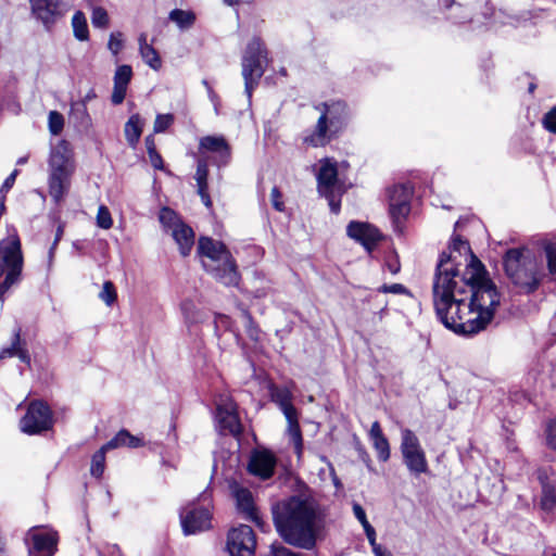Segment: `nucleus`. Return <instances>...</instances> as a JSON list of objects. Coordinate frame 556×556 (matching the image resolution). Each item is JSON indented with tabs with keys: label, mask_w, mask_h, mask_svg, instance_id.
<instances>
[{
	"label": "nucleus",
	"mask_w": 556,
	"mask_h": 556,
	"mask_svg": "<svg viewBox=\"0 0 556 556\" xmlns=\"http://www.w3.org/2000/svg\"><path fill=\"white\" fill-rule=\"evenodd\" d=\"M450 252H442L437 264L432 299L440 321L457 334H475L493 320L501 303V293L489 278L483 264L470 253L466 269L460 273L458 253L470 252L459 236L453 238Z\"/></svg>",
	"instance_id": "f257e3e1"
},
{
	"label": "nucleus",
	"mask_w": 556,
	"mask_h": 556,
	"mask_svg": "<svg viewBox=\"0 0 556 556\" xmlns=\"http://www.w3.org/2000/svg\"><path fill=\"white\" fill-rule=\"evenodd\" d=\"M273 521L280 538L288 544L312 549L325 529V514L316 500L292 495L271 506Z\"/></svg>",
	"instance_id": "f03ea898"
},
{
	"label": "nucleus",
	"mask_w": 556,
	"mask_h": 556,
	"mask_svg": "<svg viewBox=\"0 0 556 556\" xmlns=\"http://www.w3.org/2000/svg\"><path fill=\"white\" fill-rule=\"evenodd\" d=\"M503 268L509 282L522 294L534 293L546 277L542 260L526 245L508 249L503 255Z\"/></svg>",
	"instance_id": "7ed1b4c3"
},
{
	"label": "nucleus",
	"mask_w": 556,
	"mask_h": 556,
	"mask_svg": "<svg viewBox=\"0 0 556 556\" xmlns=\"http://www.w3.org/2000/svg\"><path fill=\"white\" fill-rule=\"evenodd\" d=\"M197 252L206 273L225 286H238L240 274L227 247L210 237H201Z\"/></svg>",
	"instance_id": "20e7f679"
},
{
	"label": "nucleus",
	"mask_w": 556,
	"mask_h": 556,
	"mask_svg": "<svg viewBox=\"0 0 556 556\" xmlns=\"http://www.w3.org/2000/svg\"><path fill=\"white\" fill-rule=\"evenodd\" d=\"M48 165L49 194L55 203H60L70 191L75 172L74 154L68 141L60 140L52 146Z\"/></svg>",
	"instance_id": "39448f33"
},
{
	"label": "nucleus",
	"mask_w": 556,
	"mask_h": 556,
	"mask_svg": "<svg viewBox=\"0 0 556 556\" xmlns=\"http://www.w3.org/2000/svg\"><path fill=\"white\" fill-rule=\"evenodd\" d=\"M320 112L314 131L305 138L313 147H324L345 126L349 112L343 101L324 102L315 106Z\"/></svg>",
	"instance_id": "423d86ee"
},
{
	"label": "nucleus",
	"mask_w": 556,
	"mask_h": 556,
	"mask_svg": "<svg viewBox=\"0 0 556 556\" xmlns=\"http://www.w3.org/2000/svg\"><path fill=\"white\" fill-rule=\"evenodd\" d=\"M23 253L20 237L14 227L8 229L7 238L0 241V277L5 273L0 283V300L7 291L21 279L23 270Z\"/></svg>",
	"instance_id": "0eeeda50"
},
{
	"label": "nucleus",
	"mask_w": 556,
	"mask_h": 556,
	"mask_svg": "<svg viewBox=\"0 0 556 556\" xmlns=\"http://www.w3.org/2000/svg\"><path fill=\"white\" fill-rule=\"evenodd\" d=\"M268 65L267 50L260 38H253L247 46L242 56V76L244 79V91L250 100L253 89L258 85L260 79Z\"/></svg>",
	"instance_id": "6e6552de"
},
{
	"label": "nucleus",
	"mask_w": 556,
	"mask_h": 556,
	"mask_svg": "<svg viewBox=\"0 0 556 556\" xmlns=\"http://www.w3.org/2000/svg\"><path fill=\"white\" fill-rule=\"evenodd\" d=\"M400 450L403 463L413 476L418 477L428 472L429 466L426 453L421 447L418 437L408 428L401 430Z\"/></svg>",
	"instance_id": "1a4fd4ad"
},
{
	"label": "nucleus",
	"mask_w": 556,
	"mask_h": 556,
	"mask_svg": "<svg viewBox=\"0 0 556 556\" xmlns=\"http://www.w3.org/2000/svg\"><path fill=\"white\" fill-rule=\"evenodd\" d=\"M52 426V412L42 401L30 402L26 414L20 421L21 431L29 435L50 430Z\"/></svg>",
	"instance_id": "9d476101"
},
{
	"label": "nucleus",
	"mask_w": 556,
	"mask_h": 556,
	"mask_svg": "<svg viewBox=\"0 0 556 556\" xmlns=\"http://www.w3.org/2000/svg\"><path fill=\"white\" fill-rule=\"evenodd\" d=\"M255 546V534L250 526L240 525L228 532L227 551L230 556H253Z\"/></svg>",
	"instance_id": "9b49d317"
},
{
	"label": "nucleus",
	"mask_w": 556,
	"mask_h": 556,
	"mask_svg": "<svg viewBox=\"0 0 556 556\" xmlns=\"http://www.w3.org/2000/svg\"><path fill=\"white\" fill-rule=\"evenodd\" d=\"M31 13L47 30L66 14V7L61 0H29Z\"/></svg>",
	"instance_id": "f8f14e48"
},
{
	"label": "nucleus",
	"mask_w": 556,
	"mask_h": 556,
	"mask_svg": "<svg viewBox=\"0 0 556 556\" xmlns=\"http://www.w3.org/2000/svg\"><path fill=\"white\" fill-rule=\"evenodd\" d=\"M413 188L409 185H396L389 190V211L396 227L410 212Z\"/></svg>",
	"instance_id": "ddd939ff"
},
{
	"label": "nucleus",
	"mask_w": 556,
	"mask_h": 556,
	"mask_svg": "<svg viewBox=\"0 0 556 556\" xmlns=\"http://www.w3.org/2000/svg\"><path fill=\"white\" fill-rule=\"evenodd\" d=\"M180 523L186 535L204 531L211 526L210 510L191 503L180 511Z\"/></svg>",
	"instance_id": "4468645a"
},
{
	"label": "nucleus",
	"mask_w": 556,
	"mask_h": 556,
	"mask_svg": "<svg viewBox=\"0 0 556 556\" xmlns=\"http://www.w3.org/2000/svg\"><path fill=\"white\" fill-rule=\"evenodd\" d=\"M216 419L223 431L232 435L241 433L242 427L237 413V404L230 397H220L216 402Z\"/></svg>",
	"instance_id": "2eb2a0df"
},
{
	"label": "nucleus",
	"mask_w": 556,
	"mask_h": 556,
	"mask_svg": "<svg viewBox=\"0 0 556 556\" xmlns=\"http://www.w3.org/2000/svg\"><path fill=\"white\" fill-rule=\"evenodd\" d=\"M346 233L351 239L361 243L367 252H371L382 239L380 230L365 222H350L346 226Z\"/></svg>",
	"instance_id": "dca6fc26"
},
{
	"label": "nucleus",
	"mask_w": 556,
	"mask_h": 556,
	"mask_svg": "<svg viewBox=\"0 0 556 556\" xmlns=\"http://www.w3.org/2000/svg\"><path fill=\"white\" fill-rule=\"evenodd\" d=\"M276 465L277 457L271 451L255 448L251 452L248 470L251 475L267 480L273 477Z\"/></svg>",
	"instance_id": "f3484780"
},
{
	"label": "nucleus",
	"mask_w": 556,
	"mask_h": 556,
	"mask_svg": "<svg viewBox=\"0 0 556 556\" xmlns=\"http://www.w3.org/2000/svg\"><path fill=\"white\" fill-rule=\"evenodd\" d=\"M26 541L31 542L30 554L37 553L39 556H53L56 552L58 536L52 531L34 527L27 532Z\"/></svg>",
	"instance_id": "a211bd4d"
},
{
	"label": "nucleus",
	"mask_w": 556,
	"mask_h": 556,
	"mask_svg": "<svg viewBox=\"0 0 556 556\" xmlns=\"http://www.w3.org/2000/svg\"><path fill=\"white\" fill-rule=\"evenodd\" d=\"M235 497L237 501V507L244 515V518L254 522L262 531L265 532L267 525L258 515L252 493L248 489L239 488L235 491Z\"/></svg>",
	"instance_id": "6ab92c4d"
},
{
	"label": "nucleus",
	"mask_w": 556,
	"mask_h": 556,
	"mask_svg": "<svg viewBox=\"0 0 556 556\" xmlns=\"http://www.w3.org/2000/svg\"><path fill=\"white\" fill-rule=\"evenodd\" d=\"M318 192H327L341 189L338 182V169L336 163L329 159L321 162V166L317 174Z\"/></svg>",
	"instance_id": "aec40b11"
},
{
	"label": "nucleus",
	"mask_w": 556,
	"mask_h": 556,
	"mask_svg": "<svg viewBox=\"0 0 556 556\" xmlns=\"http://www.w3.org/2000/svg\"><path fill=\"white\" fill-rule=\"evenodd\" d=\"M132 77V68L130 65H119L117 66L115 74H114V87L112 92V103L117 105L121 104L125 97L128 84L130 83V79Z\"/></svg>",
	"instance_id": "412c9836"
},
{
	"label": "nucleus",
	"mask_w": 556,
	"mask_h": 556,
	"mask_svg": "<svg viewBox=\"0 0 556 556\" xmlns=\"http://www.w3.org/2000/svg\"><path fill=\"white\" fill-rule=\"evenodd\" d=\"M173 238L179 245L181 255H189L194 244V232L192 228L181 222H177L173 226Z\"/></svg>",
	"instance_id": "4be33fe9"
},
{
	"label": "nucleus",
	"mask_w": 556,
	"mask_h": 556,
	"mask_svg": "<svg viewBox=\"0 0 556 556\" xmlns=\"http://www.w3.org/2000/svg\"><path fill=\"white\" fill-rule=\"evenodd\" d=\"M147 34L142 33L138 37L139 53L143 62L154 71H159L162 66V60L159 52L153 48L152 45L148 43Z\"/></svg>",
	"instance_id": "5701e85b"
},
{
	"label": "nucleus",
	"mask_w": 556,
	"mask_h": 556,
	"mask_svg": "<svg viewBox=\"0 0 556 556\" xmlns=\"http://www.w3.org/2000/svg\"><path fill=\"white\" fill-rule=\"evenodd\" d=\"M200 148L218 153L220 159L227 162L230 156L229 146L223 137L206 136L200 140Z\"/></svg>",
	"instance_id": "b1692460"
},
{
	"label": "nucleus",
	"mask_w": 556,
	"mask_h": 556,
	"mask_svg": "<svg viewBox=\"0 0 556 556\" xmlns=\"http://www.w3.org/2000/svg\"><path fill=\"white\" fill-rule=\"evenodd\" d=\"M540 247L546 261V276L549 275L556 280V240L544 238L540 241Z\"/></svg>",
	"instance_id": "393cba45"
},
{
	"label": "nucleus",
	"mask_w": 556,
	"mask_h": 556,
	"mask_svg": "<svg viewBox=\"0 0 556 556\" xmlns=\"http://www.w3.org/2000/svg\"><path fill=\"white\" fill-rule=\"evenodd\" d=\"M143 119L139 114H134L125 124L124 132L128 144L135 148L142 134Z\"/></svg>",
	"instance_id": "a878e982"
},
{
	"label": "nucleus",
	"mask_w": 556,
	"mask_h": 556,
	"mask_svg": "<svg viewBox=\"0 0 556 556\" xmlns=\"http://www.w3.org/2000/svg\"><path fill=\"white\" fill-rule=\"evenodd\" d=\"M271 397L275 403H277L282 410L286 418L292 417V414L296 412L295 407L291 402V393L287 389H275L271 392Z\"/></svg>",
	"instance_id": "bb28decb"
},
{
	"label": "nucleus",
	"mask_w": 556,
	"mask_h": 556,
	"mask_svg": "<svg viewBox=\"0 0 556 556\" xmlns=\"http://www.w3.org/2000/svg\"><path fill=\"white\" fill-rule=\"evenodd\" d=\"M72 26L74 36L79 41H86L89 39V30L87 20L81 11H77L72 17Z\"/></svg>",
	"instance_id": "cd10ccee"
},
{
	"label": "nucleus",
	"mask_w": 556,
	"mask_h": 556,
	"mask_svg": "<svg viewBox=\"0 0 556 556\" xmlns=\"http://www.w3.org/2000/svg\"><path fill=\"white\" fill-rule=\"evenodd\" d=\"M168 17L181 29L190 28L195 21V15L192 12L180 9L172 10Z\"/></svg>",
	"instance_id": "c85d7f7f"
},
{
	"label": "nucleus",
	"mask_w": 556,
	"mask_h": 556,
	"mask_svg": "<svg viewBox=\"0 0 556 556\" xmlns=\"http://www.w3.org/2000/svg\"><path fill=\"white\" fill-rule=\"evenodd\" d=\"M288 421V433L296 448V452L300 454L303 446L302 433L300 429V425L298 421V412L292 414V417L286 418Z\"/></svg>",
	"instance_id": "c756f323"
},
{
	"label": "nucleus",
	"mask_w": 556,
	"mask_h": 556,
	"mask_svg": "<svg viewBox=\"0 0 556 556\" xmlns=\"http://www.w3.org/2000/svg\"><path fill=\"white\" fill-rule=\"evenodd\" d=\"M109 450L104 445L91 458L90 473L96 478L102 477L105 468V454Z\"/></svg>",
	"instance_id": "7c9ffc66"
},
{
	"label": "nucleus",
	"mask_w": 556,
	"mask_h": 556,
	"mask_svg": "<svg viewBox=\"0 0 556 556\" xmlns=\"http://www.w3.org/2000/svg\"><path fill=\"white\" fill-rule=\"evenodd\" d=\"M242 317L244 319L245 331L249 338L253 341H258L261 336V330L258 326L254 323L252 315L249 311L242 309Z\"/></svg>",
	"instance_id": "2f4dec72"
},
{
	"label": "nucleus",
	"mask_w": 556,
	"mask_h": 556,
	"mask_svg": "<svg viewBox=\"0 0 556 556\" xmlns=\"http://www.w3.org/2000/svg\"><path fill=\"white\" fill-rule=\"evenodd\" d=\"M208 166L205 160H199L197 164L195 181L198 190L207 189Z\"/></svg>",
	"instance_id": "473e14b6"
},
{
	"label": "nucleus",
	"mask_w": 556,
	"mask_h": 556,
	"mask_svg": "<svg viewBox=\"0 0 556 556\" xmlns=\"http://www.w3.org/2000/svg\"><path fill=\"white\" fill-rule=\"evenodd\" d=\"M91 23L96 28H106L110 23V17L106 10L102 7L92 9Z\"/></svg>",
	"instance_id": "72a5a7b5"
},
{
	"label": "nucleus",
	"mask_w": 556,
	"mask_h": 556,
	"mask_svg": "<svg viewBox=\"0 0 556 556\" xmlns=\"http://www.w3.org/2000/svg\"><path fill=\"white\" fill-rule=\"evenodd\" d=\"M374 448L377 452L378 459L387 462L390 458V444L386 437L371 440Z\"/></svg>",
	"instance_id": "f704fd0d"
},
{
	"label": "nucleus",
	"mask_w": 556,
	"mask_h": 556,
	"mask_svg": "<svg viewBox=\"0 0 556 556\" xmlns=\"http://www.w3.org/2000/svg\"><path fill=\"white\" fill-rule=\"evenodd\" d=\"M541 508L547 513L556 508V492L554 489L545 488L541 497Z\"/></svg>",
	"instance_id": "c9c22d12"
},
{
	"label": "nucleus",
	"mask_w": 556,
	"mask_h": 556,
	"mask_svg": "<svg viewBox=\"0 0 556 556\" xmlns=\"http://www.w3.org/2000/svg\"><path fill=\"white\" fill-rule=\"evenodd\" d=\"M124 47V35L122 31H113L110 34L108 49L114 56H117Z\"/></svg>",
	"instance_id": "e433bc0d"
},
{
	"label": "nucleus",
	"mask_w": 556,
	"mask_h": 556,
	"mask_svg": "<svg viewBox=\"0 0 556 556\" xmlns=\"http://www.w3.org/2000/svg\"><path fill=\"white\" fill-rule=\"evenodd\" d=\"M99 298L108 305L111 306L117 298L115 287L112 281H105L102 286V290L99 293Z\"/></svg>",
	"instance_id": "4c0bfd02"
},
{
	"label": "nucleus",
	"mask_w": 556,
	"mask_h": 556,
	"mask_svg": "<svg viewBox=\"0 0 556 556\" xmlns=\"http://www.w3.org/2000/svg\"><path fill=\"white\" fill-rule=\"evenodd\" d=\"M49 130L52 135H59L64 126L63 115L56 111H51L48 117Z\"/></svg>",
	"instance_id": "58836bf2"
},
{
	"label": "nucleus",
	"mask_w": 556,
	"mask_h": 556,
	"mask_svg": "<svg viewBox=\"0 0 556 556\" xmlns=\"http://www.w3.org/2000/svg\"><path fill=\"white\" fill-rule=\"evenodd\" d=\"M173 123V114H157L154 121L153 130L155 134L164 132Z\"/></svg>",
	"instance_id": "ea45409f"
},
{
	"label": "nucleus",
	"mask_w": 556,
	"mask_h": 556,
	"mask_svg": "<svg viewBox=\"0 0 556 556\" xmlns=\"http://www.w3.org/2000/svg\"><path fill=\"white\" fill-rule=\"evenodd\" d=\"M544 433L547 447L556 451V417L546 424Z\"/></svg>",
	"instance_id": "a19ab883"
},
{
	"label": "nucleus",
	"mask_w": 556,
	"mask_h": 556,
	"mask_svg": "<svg viewBox=\"0 0 556 556\" xmlns=\"http://www.w3.org/2000/svg\"><path fill=\"white\" fill-rule=\"evenodd\" d=\"M97 225L102 229H110L113 225L111 213L104 205H100L98 208Z\"/></svg>",
	"instance_id": "79ce46f5"
},
{
	"label": "nucleus",
	"mask_w": 556,
	"mask_h": 556,
	"mask_svg": "<svg viewBox=\"0 0 556 556\" xmlns=\"http://www.w3.org/2000/svg\"><path fill=\"white\" fill-rule=\"evenodd\" d=\"M129 439V432L125 429L118 431L114 438L104 444L105 448L113 450L121 446H127V440Z\"/></svg>",
	"instance_id": "37998d69"
},
{
	"label": "nucleus",
	"mask_w": 556,
	"mask_h": 556,
	"mask_svg": "<svg viewBox=\"0 0 556 556\" xmlns=\"http://www.w3.org/2000/svg\"><path fill=\"white\" fill-rule=\"evenodd\" d=\"M20 344H21V330L17 329L14 332L11 345L9 348H4L0 351V359L15 356Z\"/></svg>",
	"instance_id": "c03bdc74"
},
{
	"label": "nucleus",
	"mask_w": 556,
	"mask_h": 556,
	"mask_svg": "<svg viewBox=\"0 0 556 556\" xmlns=\"http://www.w3.org/2000/svg\"><path fill=\"white\" fill-rule=\"evenodd\" d=\"M320 194L328 200L331 212L338 214L340 212L341 189L321 192Z\"/></svg>",
	"instance_id": "a18cd8bd"
},
{
	"label": "nucleus",
	"mask_w": 556,
	"mask_h": 556,
	"mask_svg": "<svg viewBox=\"0 0 556 556\" xmlns=\"http://www.w3.org/2000/svg\"><path fill=\"white\" fill-rule=\"evenodd\" d=\"M182 314L187 320V323L193 324L199 321L198 314L195 312V306L192 301H184L181 304Z\"/></svg>",
	"instance_id": "49530a36"
},
{
	"label": "nucleus",
	"mask_w": 556,
	"mask_h": 556,
	"mask_svg": "<svg viewBox=\"0 0 556 556\" xmlns=\"http://www.w3.org/2000/svg\"><path fill=\"white\" fill-rule=\"evenodd\" d=\"M71 115L74 116L76 119L80 121L81 123L89 119L87 105L79 101L73 102L71 105Z\"/></svg>",
	"instance_id": "de8ad7c7"
},
{
	"label": "nucleus",
	"mask_w": 556,
	"mask_h": 556,
	"mask_svg": "<svg viewBox=\"0 0 556 556\" xmlns=\"http://www.w3.org/2000/svg\"><path fill=\"white\" fill-rule=\"evenodd\" d=\"M542 123L549 132L556 135V106L544 115Z\"/></svg>",
	"instance_id": "09e8293b"
},
{
	"label": "nucleus",
	"mask_w": 556,
	"mask_h": 556,
	"mask_svg": "<svg viewBox=\"0 0 556 556\" xmlns=\"http://www.w3.org/2000/svg\"><path fill=\"white\" fill-rule=\"evenodd\" d=\"M282 195L277 187H274L270 192V201L274 208L278 212H283L285 203L282 201Z\"/></svg>",
	"instance_id": "8fccbe9b"
},
{
	"label": "nucleus",
	"mask_w": 556,
	"mask_h": 556,
	"mask_svg": "<svg viewBox=\"0 0 556 556\" xmlns=\"http://www.w3.org/2000/svg\"><path fill=\"white\" fill-rule=\"evenodd\" d=\"M18 174V170L17 169H14L7 178L5 180L3 181L1 188H0V193L2 194V198L0 200H3L4 201V194L13 187L14 182H15V179H16V176Z\"/></svg>",
	"instance_id": "3c124183"
},
{
	"label": "nucleus",
	"mask_w": 556,
	"mask_h": 556,
	"mask_svg": "<svg viewBox=\"0 0 556 556\" xmlns=\"http://www.w3.org/2000/svg\"><path fill=\"white\" fill-rule=\"evenodd\" d=\"M383 293L404 294L407 289L401 283L383 285L380 289Z\"/></svg>",
	"instance_id": "603ef678"
},
{
	"label": "nucleus",
	"mask_w": 556,
	"mask_h": 556,
	"mask_svg": "<svg viewBox=\"0 0 556 556\" xmlns=\"http://www.w3.org/2000/svg\"><path fill=\"white\" fill-rule=\"evenodd\" d=\"M353 513L355 518L362 523V526H365L369 521L367 520L366 513L364 508L358 503H353Z\"/></svg>",
	"instance_id": "864d4df0"
},
{
	"label": "nucleus",
	"mask_w": 556,
	"mask_h": 556,
	"mask_svg": "<svg viewBox=\"0 0 556 556\" xmlns=\"http://www.w3.org/2000/svg\"><path fill=\"white\" fill-rule=\"evenodd\" d=\"M273 554L274 556H305L301 553L292 552L291 549L282 545L273 546Z\"/></svg>",
	"instance_id": "5fc2aeb1"
},
{
	"label": "nucleus",
	"mask_w": 556,
	"mask_h": 556,
	"mask_svg": "<svg viewBox=\"0 0 556 556\" xmlns=\"http://www.w3.org/2000/svg\"><path fill=\"white\" fill-rule=\"evenodd\" d=\"M148 155H149L151 165L155 169H163L164 168L163 159H162L161 154L157 151H152L151 153H148Z\"/></svg>",
	"instance_id": "6e6d98bb"
},
{
	"label": "nucleus",
	"mask_w": 556,
	"mask_h": 556,
	"mask_svg": "<svg viewBox=\"0 0 556 556\" xmlns=\"http://www.w3.org/2000/svg\"><path fill=\"white\" fill-rule=\"evenodd\" d=\"M363 528L371 547L374 548L375 546H379V544H377L376 542V531L374 527L368 522L365 526H363Z\"/></svg>",
	"instance_id": "4d7b16f0"
},
{
	"label": "nucleus",
	"mask_w": 556,
	"mask_h": 556,
	"mask_svg": "<svg viewBox=\"0 0 556 556\" xmlns=\"http://www.w3.org/2000/svg\"><path fill=\"white\" fill-rule=\"evenodd\" d=\"M386 437L382 432L379 421H374L369 430V439H379Z\"/></svg>",
	"instance_id": "13d9d810"
},
{
	"label": "nucleus",
	"mask_w": 556,
	"mask_h": 556,
	"mask_svg": "<svg viewBox=\"0 0 556 556\" xmlns=\"http://www.w3.org/2000/svg\"><path fill=\"white\" fill-rule=\"evenodd\" d=\"M387 267L392 275H396L401 269V265H400L397 257L394 256V257L390 258L387 262Z\"/></svg>",
	"instance_id": "bf43d9fd"
},
{
	"label": "nucleus",
	"mask_w": 556,
	"mask_h": 556,
	"mask_svg": "<svg viewBox=\"0 0 556 556\" xmlns=\"http://www.w3.org/2000/svg\"><path fill=\"white\" fill-rule=\"evenodd\" d=\"M15 356H17L21 362L27 364L28 366L30 365V356L28 351L21 345L18 346Z\"/></svg>",
	"instance_id": "052dcab7"
},
{
	"label": "nucleus",
	"mask_w": 556,
	"mask_h": 556,
	"mask_svg": "<svg viewBox=\"0 0 556 556\" xmlns=\"http://www.w3.org/2000/svg\"><path fill=\"white\" fill-rule=\"evenodd\" d=\"M143 445L142 439L135 437L129 433V439L127 440V446L128 447H139Z\"/></svg>",
	"instance_id": "680f3d73"
},
{
	"label": "nucleus",
	"mask_w": 556,
	"mask_h": 556,
	"mask_svg": "<svg viewBox=\"0 0 556 556\" xmlns=\"http://www.w3.org/2000/svg\"><path fill=\"white\" fill-rule=\"evenodd\" d=\"M198 193L201 197V200L204 203V205L206 207H211L212 206V201H211V198L208 195L207 189L198 190Z\"/></svg>",
	"instance_id": "e2e57ef3"
},
{
	"label": "nucleus",
	"mask_w": 556,
	"mask_h": 556,
	"mask_svg": "<svg viewBox=\"0 0 556 556\" xmlns=\"http://www.w3.org/2000/svg\"><path fill=\"white\" fill-rule=\"evenodd\" d=\"M174 218H176L174 212L168 208L163 210L160 215V219L162 223H165L167 219L172 220Z\"/></svg>",
	"instance_id": "0e129e2a"
},
{
	"label": "nucleus",
	"mask_w": 556,
	"mask_h": 556,
	"mask_svg": "<svg viewBox=\"0 0 556 556\" xmlns=\"http://www.w3.org/2000/svg\"><path fill=\"white\" fill-rule=\"evenodd\" d=\"M144 142H146L148 153H151L152 151H156L154 138L151 135L146 138Z\"/></svg>",
	"instance_id": "69168bd1"
},
{
	"label": "nucleus",
	"mask_w": 556,
	"mask_h": 556,
	"mask_svg": "<svg viewBox=\"0 0 556 556\" xmlns=\"http://www.w3.org/2000/svg\"><path fill=\"white\" fill-rule=\"evenodd\" d=\"M372 552H374L375 556H393L390 552H388V551L383 549V548L381 547V545H379V546H375V547L372 548Z\"/></svg>",
	"instance_id": "338daca9"
},
{
	"label": "nucleus",
	"mask_w": 556,
	"mask_h": 556,
	"mask_svg": "<svg viewBox=\"0 0 556 556\" xmlns=\"http://www.w3.org/2000/svg\"><path fill=\"white\" fill-rule=\"evenodd\" d=\"M96 97H97V94H96L94 90L90 89L79 102L85 103V105H87V103L89 101L93 100Z\"/></svg>",
	"instance_id": "774afa93"
}]
</instances>
